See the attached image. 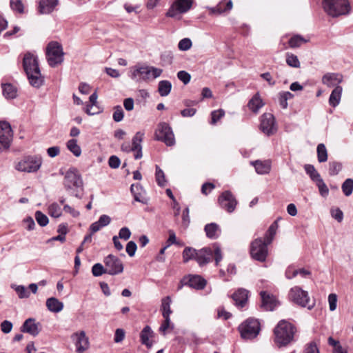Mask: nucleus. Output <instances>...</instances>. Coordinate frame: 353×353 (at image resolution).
Instances as JSON below:
<instances>
[{"label":"nucleus","instance_id":"4468645a","mask_svg":"<svg viewBox=\"0 0 353 353\" xmlns=\"http://www.w3.org/2000/svg\"><path fill=\"white\" fill-rule=\"evenodd\" d=\"M12 140V131L9 123L0 122V152L8 149Z\"/></svg>","mask_w":353,"mask_h":353},{"label":"nucleus","instance_id":"e433bc0d","mask_svg":"<svg viewBox=\"0 0 353 353\" xmlns=\"http://www.w3.org/2000/svg\"><path fill=\"white\" fill-rule=\"evenodd\" d=\"M304 170L306 174L309 175L310 179L314 183L322 179L320 174L316 171L313 165L305 164L304 165Z\"/></svg>","mask_w":353,"mask_h":353},{"label":"nucleus","instance_id":"f03ea898","mask_svg":"<svg viewBox=\"0 0 353 353\" xmlns=\"http://www.w3.org/2000/svg\"><path fill=\"white\" fill-rule=\"evenodd\" d=\"M296 332V327L291 323L285 320L280 321L274 330L276 345L279 348L288 346L294 341Z\"/></svg>","mask_w":353,"mask_h":353},{"label":"nucleus","instance_id":"c756f323","mask_svg":"<svg viewBox=\"0 0 353 353\" xmlns=\"http://www.w3.org/2000/svg\"><path fill=\"white\" fill-rule=\"evenodd\" d=\"M256 172L259 174H268L271 170V163L268 161H261L256 160L252 162Z\"/></svg>","mask_w":353,"mask_h":353},{"label":"nucleus","instance_id":"473e14b6","mask_svg":"<svg viewBox=\"0 0 353 353\" xmlns=\"http://www.w3.org/2000/svg\"><path fill=\"white\" fill-rule=\"evenodd\" d=\"M66 208V204L64 203V201H61V204H58L57 203H52L48 208L49 214L54 218H59L61 216L63 212V209Z\"/></svg>","mask_w":353,"mask_h":353},{"label":"nucleus","instance_id":"4d7b16f0","mask_svg":"<svg viewBox=\"0 0 353 353\" xmlns=\"http://www.w3.org/2000/svg\"><path fill=\"white\" fill-rule=\"evenodd\" d=\"M225 115V111L223 109L214 110L211 112V124L214 125Z\"/></svg>","mask_w":353,"mask_h":353},{"label":"nucleus","instance_id":"6ab92c4d","mask_svg":"<svg viewBox=\"0 0 353 353\" xmlns=\"http://www.w3.org/2000/svg\"><path fill=\"white\" fill-rule=\"evenodd\" d=\"M213 250L210 247L197 250L195 261L200 266L210 263L212 259Z\"/></svg>","mask_w":353,"mask_h":353},{"label":"nucleus","instance_id":"f704fd0d","mask_svg":"<svg viewBox=\"0 0 353 353\" xmlns=\"http://www.w3.org/2000/svg\"><path fill=\"white\" fill-rule=\"evenodd\" d=\"M172 90V83L168 80H162L159 82L158 92L161 97L168 96Z\"/></svg>","mask_w":353,"mask_h":353},{"label":"nucleus","instance_id":"a211bd4d","mask_svg":"<svg viewBox=\"0 0 353 353\" xmlns=\"http://www.w3.org/2000/svg\"><path fill=\"white\" fill-rule=\"evenodd\" d=\"M260 296L261 298V307L264 310L273 311L279 305V301L276 299L267 292L261 291Z\"/></svg>","mask_w":353,"mask_h":353},{"label":"nucleus","instance_id":"dca6fc26","mask_svg":"<svg viewBox=\"0 0 353 353\" xmlns=\"http://www.w3.org/2000/svg\"><path fill=\"white\" fill-rule=\"evenodd\" d=\"M71 339L74 344L77 353H83L89 348V339L84 331L74 333L71 335Z\"/></svg>","mask_w":353,"mask_h":353},{"label":"nucleus","instance_id":"13d9d810","mask_svg":"<svg viewBox=\"0 0 353 353\" xmlns=\"http://www.w3.org/2000/svg\"><path fill=\"white\" fill-rule=\"evenodd\" d=\"M192 43L190 39H182L178 43V48L181 51H186L192 47Z\"/></svg>","mask_w":353,"mask_h":353},{"label":"nucleus","instance_id":"2eb2a0df","mask_svg":"<svg viewBox=\"0 0 353 353\" xmlns=\"http://www.w3.org/2000/svg\"><path fill=\"white\" fill-rule=\"evenodd\" d=\"M218 202L221 208L228 213L233 212L237 205L236 199L230 190L223 192L218 198Z\"/></svg>","mask_w":353,"mask_h":353},{"label":"nucleus","instance_id":"e2e57ef3","mask_svg":"<svg viewBox=\"0 0 353 353\" xmlns=\"http://www.w3.org/2000/svg\"><path fill=\"white\" fill-rule=\"evenodd\" d=\"M177 77L185 85L188 84L190 81V79H191L190 74L185 70H181V71L178 72Z\"/></svg>","mask_w":353,"mask_h":353},{"label":"nucleus","instance_id":"5701e85b","mask_svg":"<svg viewBox=\"0 0 353 353\" xmlns=\"http://www.w3.org/2000/svg\"><path fill=\"white\" fill-rule=\"evenodd\" d=\"M233 6L232 0H221L216 6L209 8L211 14H221L230 12Z\"/></svg>","mask_w":353,"mask_h":353},{"label":"nucleus","instance_id":"423d86ee","mask_svg":"<svg viewBox=\"0 0 353 353\" xmlns=\"http://www.w3.org/2000/svg\"><path fill=\"white\" fill-rule=\"evenodd\" d=\"M46 56L51 67H55L61 63L64 59L62 46L57 41L50 42L46 48Z\"/></svg>","mask_w":353,"mask_h":353},{"label":"nucleus","instance_id":"79ce46f5","mask_svg":"<svg viewBox=\"0 0 353 353\" xmlns=\"http://www.w3.org/2000/svg\"><path fill=\"white\" fill-rule=\"evenodd\" d=\"M317 159L319 163H324L327 160V151L325 144L319 143L316 148Z\"/></svg>","mask_w":353,"mask_h":353},{"label":"nucleus","instance_id":"4c0bfd02","mask_svg":"<svg viewBox=\"0 0 353 353\" xmlns=\"http://www.w3.org/2000/svg\"><path fill=\"white\" fill-rule=\"evenodd\" d=\"M172 303L171 298L168 296L164 297L161 301V310L162 312L163 316H170L172 313L170 309V304Z\"/></svg>","mask_w":353,"mask_h":353},{"label":"nucleus","instance_id":"0eeeda50","mask_svg":"<svg viewBox=\"0 0 353 353\" xmlns=\"http://www.w3.org/2000/svg\"><path fill=\"white\" fill-rule=\"evenodd\" d=\"M83 192L81 175L74 168L68 170V194L81 198Z\"/></svg>","mask_w":353,"mask_h":353},{"label":"nucleus","instance_id":"9d476101","mask_svg":"<svg viewBox=\"0 0 353 353\" xmlns=\"http://www.w3.org/2000/svg\"><path fill=\"white\" fill-rule=\"evenodd\" d=\"M268 244L263 242L261 238H257L250 244V255L252 258L260 262H264L268 256Z\"/></svg>","mask_w":353,"mask_h":353},{"label":"nucleus","instance_id":"c85d7f7f","mask_svg":"<svg viewBox=\"0 0 353 353\" xmlns=\"http://www.w3.org/2000/svg\"><path fill=\"white\" fill-rule=\"evenodd\" d=\"M322 81L323 84L327 86H334L335 84L342 81V76L336 73H328L323 77Z\"/></svg>","mask_w":353,"mask_h":353},{"label":"nucleus","instance_id":"cd10ccee","mask_svg":"<svg viewBox=\"0 0 353 353\" xmlns=\"http://www.w3.org/2000/svg\"><path fill=\"white\" fill-rule=\"evenodd\" d=\"M204 230L207 237L211 239H217L221 233V230L219 225L215 223L206 224L205 225Z\"/></svg>","mask_w":353,"mask_h":353},{"label":"nucleus","instance_id":"0e129e2a","mask_svg":"<svg viewBox=\"0 0 353 353\" xmlns=\"http://www.w3.org/2000/svg\"><path fill=\"white\" fill-rule=\"evenodd\" d=\"M330 214L332 218L336 219L338 222H341L343 219V213L339 208H332Z\"/></svg>","mask_w":353,"mask_h":353},{"label":"nucleus","instance_id":"aec40b11","mask_svg":"<svg viewBox=\"0 0 353 353\" xmlns=\"http://www.w3.org/2000/svg\"><path fill=\"white\" fill-rule=\"evenodd\" d=\"M249 293V291L244 288H239L235 291L232 295L235 305L239 308L244 307L248 302Z\"/></svg>","mask_w":353,"mask_h":353},{"label":"nucleus","instance_id":"680f3d73","mask_svg":"<svg viewBox=\"0 0 353 353\" xmlns=\"http://www.w3.org/2000/svg\"><path fill=\"white\" fill-rule=\"evenodd\" d=\"M137 249V245L136 243L133 241H130L126 245L125 251L130 257H132L134 256Z\"/></svg>","mask_w":353,"mask_h":353},{"label":"nucleus","instance_id":"f3484780","mask_svg":"<svg viewBox=\"0 0 353 353\" xmlns=\"http://www.w3.org/2000/svg\"><path fill=\"white\" fill-rule=\"evenodd\" d=\"M182 282L184 283L185 285L197 290L204 289L207 284V281L204 278L196 274L184 277Z\"/></svg>","mask_w":353,"mask_h":353},{"label":"nucleus","instance_id":"bb28decb","mask_svg":"<svg viewBox=\"0 0 353 353\" xmlns=\"http://www.w3.org/2000/svg\"><path fill=\"white\" fill-rule=\"evenodd\" d=\"M48 310L53 313H58L63 310L64 307L63 303L59 301L54 297L48 298L46 303Z\"/></svg>","mask_w":353,"mask_h":353},{"label":"nucleus","instance_id":"603ef678","mask_svg":"<svg viewBox=\"0 0 353 353\" xmlns=\"http://www.w3.org/2000/svg\"><path fill=\"white\" fill-rule=\"evenodd\" d=\"M92 273L94 276H100L107 274L106 268L99 263H95L92 268Z\"/></svg>","mask_w":353,"mask_h":353},{"label":"nucleus","instance_id":"774afa93","mask_svg":"<svg viewBox=\"0 0 353 353\" xmlns=\"http://www.w3.org/2000/svg\"><path fill=\"white\" fill-rule=\"evenodd\" d=\"M121 164L120 159L115 155H112L108 159V165L112 169H117Z\"/></svg>","mask_w":353,"mask_h":353},{"label":"nucleus","instance_id":"ddd939ff","mask_svg":"<svg viewBox=\"0 0 353 353\" xmlns=\"http://www.w3.org/2000/svg\"><path fill=\"white\" fill-rule=\"evenodd\" d=\"M260 130L268 137L272 136L276 132L277 127L273 114L265 113L261 116Z\"/></svg>","mask_w":353,"mask_h":353},{"label":"nucleus","instance_id":"ea45409f","mask_svg":"<svg viewBox=\"0 0 353 353\" xmlns=\"http://www.w3.org/2000/svg\"><path fill=\"white\" fill-rule=\"evenodd\" d=\"M3 94L7 99H14L17 96V90L16 88L10 83L3 84Z\"/></svg>","mask_w":353,"mask_h":353},{"label":"nucleus","instance_id":"de8ad7c7","mask_svg":"<svg viewBox=\"0 0 353 353\" xmlns=\"http://www.w3.org/2000/svg\"><path fill=\"white\" fill-rule=\"evenodd\" d=\"M341 189L346 196L351 195L353 191V179L350 178L345 179L341 185Z\"/></svg>","mask_w":353,"mask_h":353},{"label":"nucleus","instance_id":"a19ab883","mask_svg":"<svg viewBox=\"0 0 353 353\" xmlns=\"http://www.w3.org/2000/svg\"><path fill=\"white\" fill-rule=\"evenodd\" d=\"M197 250L192 247H186L182 253L183 261L184 263H188L189 261L196 259Z\"/></svg>","mask_w":353,"mask_h":353},{"label":"nucleus","instance_id":"a18cd8bd","mask_svg":"<svg viewBox=\"0 0 353 353\" xmlns=\"http://www.w3.org/2000/svg\"><path fill=\"white\" fill-rule=\"evenodd\" d=\"M155 178L159 186L164 187L166 185L167 181L165 179L164 172L157 165H156Z\"/></svg>","mask_w":353,"mask_h":353},{"label":"nucleus","instance_id":"49530a36","mask_svg":"<svg viewBox=\"0 0 353 353\" xmlns=\"http://www.w3.org/2000/svg\"><path fill=\"white\" fill-rule=\"evenodd\" d=\"M286 63L290 67L295 68H300V61L298 57L292 53H286Z\"/></svg>","mask_w":353,"mask_h":353},{"label":"nucleus","instance_id":"a878e982","mask_svg":"<svg viewBox=\"0 0 353 353\" xmlns=\"http://www.w3.org/2000/svg\"><path fill=\"white\" fill-rule=\"evenodd\" d=\"M57 3L58 0H40L39 12L42 14H49L54 10Z\"/></svg>","mask_w":353,"mask_h":353},{"label":"nucleus","instance_id":"37998d69","mask_svg":"<svg viewBox=\"0 0 353 353\" xmlns=\"http://www.w3.org/2000/svg\"><path fill=\"white\" fill-rule=\"evenodd\" d=\"M308 40L305 39L301 35L296 34L289 39V46L290 48H294L300 47L303 43H307Z\"/></svg>","mask_w":353,"mask_h":353},{"label":"nucleus","instance_id":"8fccbe9b","mask_svg":"<svg viewBox=\"0 0 353 353\" xmlns=\"http://www.w3.org/2000/svg\"><path fill=\"white\" fill-rule=\"evenodd\" d=\"M12 288L15 290L19 299H26L30 296V292L23 285H12Z\"/></svg>","mask_w":353,"mask_h":353},{"label":"nucleus","instance_id":"6e6552de","mask_svg":"<svg viewBox=\"0 0 353 353\" xmlns=\"http://www.w3.org/2000/svg\"><path fill=\"white\" fill-rule=\"evenodd\" d=\"M154 139L164 143L167 146L175 145V137L170 125L165 122H161L157 125L154 132Z\"/></svg>","mask_w":353,"mask_h":353},{"label":"nucleus","instance_id":"09e8293b","mask_svg":"<svg viewBox=\"0 0 353 353\" xmlns=\"http://www.w3.org/2000/svg\"><path fill=\"white\" fill-rule=\"evenodd\" d=\"M342 170V163L338 161H330L329 163V174L330 176L337 175Z\"/></svg>","mask_w":353,"mask_h":353},{"label":"nucleus","instance_id":"20e7f679","mask_svg":"<svg viewBox=\"0 0 353 353\" xmlns=\"http://www.w3.org/2000/svg\"><path fill=\"white\" fill-rule=\"evenodd\" d=\"M322 6L324 11L332 17L346 15L351 10L348 0H323Z\"/></svg>","mask_w":353,"mask_h":353},{"label":"nucleus","instance_id":"6e6d98bb","mask_svg":"<svg viewBox=\"0 0 353 353\" xmlns=\"http://www.w3.org/2000/svg\"><path fill=\"white\" fill-rule=\"evenodd\" d=\"M35 219L42 227L47 225L49 222L48 216L40 211L35 212Z\"/></svg>","mask_w":353,"mask_h":353},{"label":"nucleus","instance_id":"864d4df0","mask_svg":"<svg viewBox=\"0 0 353 353\" xmlns=\"http://www.w3.org/2000/svg\"><path fill=\"white\" fill-rule=\"evenodd\" d=\"M124 117V112L121 105H117L114 108L112 119L115 122H120Z\"/></svg>","mask_w":353,"mask_h":353},{"label":"nucleus","instance_id":"3c124183","mask_svg":"<svg viewBox=\"0 0 353 353\" xmlns=\"http://www.w3.org/2000/svg\"><path fill=\"white\" fill-rule=\"evenodd\" d=\"M164 321L162 323L159 327V332H161L163 335L165 334L166 331L168 329L172 330L174 327V324L171 323L170 316H163Z\"/></svg>","mask_w":353,"mask_h":353},{"label":"nucleus","instance_id":"72a5a7b5","mask_svg":"<svg viewBox=\"0 0 353 353\" xmlns=\"http://www.w3.org/2000/svg\"><path fill=\"white\" fill-rule=\"evenodd\" d=\"M278 221H279V219L274 221L270 225V226L269 227V228L268 229V230L266 231V232L265 234L264 240H263V242L268 243V245H270L272 242V241L275 236L276 230L279 227Z\"/></svg>","mask_w":353,"mask_h":353},{"label":"nucleus","instance_id":"4be33fe9","mask_svg":"<svg viewBox=\"0 0 353 353\" xmlns=\"http://www.w3.org/2000/svg\"><path fill=\"white\" fill-rule=\"evenodd\" d=\"M143 136L144 133L139 131L137 132L132 138L131 146L133 152H135V159H140L143 157L141 142L143 141Z\"/></svg>","mask_w":353,"mask_h":353},{"label":"nucleus","instance_id":"2f4dec72","mask_svg":"<svg viewBox=\"0 0 353 353\" xmlns=\"http://www.w3.org/2000/svg\"><path fill=\"white\" fill-rule=\"evenodd\" d=\"M342 90V87L337 85L332 91L329 98V104L333 108L336 107L339 104L341 98Z\"/></svg>","mask_w":353,"mask_h":353},{"label":"nucleus","instance_id":"f257e3e1","mask_svg":"<svg viewBox=\"0 0 353 353\" xmlns=\"http://www.w3.org/2000/svg\"><path fill=\"white\" fill-rule=\"evenodd\" d=\"M23 66L30 84L34 88H40L44 83V77L41 73L37 57L30 53L26 54Z\"/></svg>","mask_w":353,"mask_h":353},{"label":"nucleus","instance_id":"052dcab7","mask_svg":"<svg viewBox=\"0 0 353 353\" xmlns=\"http://www.w3.org/2000/svg\"><path fill=\"white\" fill-rule=\"evenodd\" d=\"M212 250L213 254H214L215 265L216 266H218L219 262L223 259L221 248L217 244H214V249H212Z\"/></svg>","mask_w":353,"mask_h":353},{"label":"nucleus","instance_id":"1a4fd4ad","mask_svg":"<svg viewBox=\"0 0 353 353\" xmlns=\"http://www.w3.org/2000/svg\"><path fill=\"white\" fill-rule=\"evenodd\" d=\"M289 296L294 303L301 307H307L310 310L315 305L314 302L310 303V298L307 292L303 290L298 286L291 288Z\"/></svg>","mask_w":353,"mask_h":353},{"label":"nucleus","instance_id":"f8f14e48","mask_svg":"<svg viewBox=\"0 0 353 353\" xmlns=\"http://www.w3.org/2000/svg\"><path fill=\"white\" fill-rule=\"evenodd\" d=\"M107 274L117 275L123 272V265L122 261L113 254H109L103 260Z\"/></svg>","mask_w":353,"mask_h":353},{"label":"nucleus","instance_id":"b1692460","mask_svg":"<svg viewBox=\"0 0 353 353\" xmlns=\"http://www.w3.org/2000/svg\"><path fill=\"white\" fill-rule=\"evenodd\" d=\"M39 326V324L37 323L34 319L30 318L25 321L21 330L23 332H27L34 336H36L40 332Z\"/></svg>","mask_w":353,"mask_h":353},{"label":"nucleus","instance_id":"39448f33","mask_svg":"<svg viewBox=\"0 0 353 353\" xmlns=\"http://www.w3.org/2000/svg\"><path fill=\"white\" fill-rule=\"evenodd\" d=\"M238 330L242 339L252 340L259 335L261 323L258 319L250 317L239 325Z\"/></svg>","mask_w":353,"mask_h":353},{"label":"nucleus","instance_id":"58836bf2","mask_svg":"<svg viewBox=\"0 0 353 353\" xmlns=\"http://www.w3.org/2000/svg\"><path fill=\"white\" fill-rule=\"evenodd\" d=\"M263 105L262 100L259 97L254 95L248 102V108L253 112L256 113L259 110Z\"/></svg>","mask_w":353,"mask_h":353},{"label":"nucleus","instance_id":"c9c22d12","mask_svg":"<svg viewBox=\"0 0 353 353\" xmlns=\"http://www.w3.org/2000/svg\"><path fill=\"white\" fill-rule=\"evenodd\" d=\"M193 0H176L174 6L179 13L188 12L192 7Z\"/></svg>","mask_w":353,"mask_h":353},{"label":"nucleus","instance_id":"393cba45","mask_svg":"<svg viewBox=\"0 0 353 353\" xmlns=\"http://www.w3.org/2000/svg\"><path fill=\"white\" fill-rule=\"evenodd\" d=\"M154 336V332L149 325H145L140 333L141 343L145 345L148 348L152 346V342L150 341V338Z\"/></svg>","mask_w":353,"mask_h":353},{"label":"nucleus","instance_id":"9b49d317","mask_svg":"<svg viewBox=\"0 0 353 353\" xmlns=\"http://www.w3.org/2000/svg\"><path fill=\"white\" fill-rule=\"evenodd\" d=\"M41 163V157L38 156H28L19 161L15 168L21 172H34L40 168Z\"/></svg>","mask_w":353,"mask_h":353},{"label":"nucleus","instance_id":"69168bd1","mask_svg":"<svg viewBox=\"0 0 353 353\" xmlns=\"http://www.w3.org/2000/svg\"><path fill=\"white\" fill-rule=\"evenodd\" d=\"M10 6L13 10L17 11L19 13L23 12V4L21 0H11Z\"/></svg>","mask_w":353,"mask_h":353},{"label":"nucleus","instance_id":"338daca9","mask_svg":"<svg viewBox=\"0 0 353 353\" xmlns=\"http://www.w3.org/2000/svg\"><path fill=\"white\" fill-rule=\"evenodd\" d=\"M328 303L330 311H334L337 306V296L335 294H330L328 296Z\"/></svg>","mask_w":353,"mask_h":353},{"label":"nucleus","instance_id":"bf43d9fd","mask_svg":"<svg viewBox=\"0 0 353 353\" xmlns=\"http://www.w3.org/2000/svg\"><path fill=\"white\" fill-rule=\"evenodd\" d=\"M303 353H320V352L316 343L314 341H311L305 345Z\"/></svg>","mask_w":353,"mask_h":353},{"label":"nucleus","instance_id":"412c9836","mask_svg":"<svg viewBox=\"0 0 353 353\" xmlns=\"http://www.w3.org/2000/svg\"><path fill=\"white\" fill-rule=\"evenodd\" d=\"M97 98L98 95L96 91L90 96V103H87L85 108V112L88 115L97 114L103 111V109L98 105Z\"/></svg>","mask_w":353,"mask_h":353},{"label":"nucleus","instance_id":"5fc2aeb1","mask_svg":"<svg viewBox=\"0 0 353 353\" xmlns=\"http://www.w3.org/2000/svg\"><path fill=\"white\" fill-rule=\"evenodd\" d=\"M316 186L318 187L320 194L323 197H326L329 194V189L327 185L323 181V179L319 180L315 183Z\"/></svg>","mask_w":353,"mask_h":353},{"label":"nucleus","instance_id":"7c9ffc66","mask_svg":"<svg viewBox=\"0 0 353 353\" xmlns=\"http://www.w3.org/2000/svg\"><path fill=\"white\" fill-rule=\"evenodd\" d=\"M130 191L134 196V199L136 201L140 202L143 204L147 203V201L143 195V188L141 185H139V184L131 185Z\"/></svg>","mask_w":353,"mask_h":353},{"label":"nucleus","instance_id":"c03bdc74","mask_svg":"<svg viewBox=\"0 0 353 353\" xmlns=\"http://www.w3.org/2000/svg\"><path fill=\"white\" fill-rule=\"evenodd\" d=\"M68 150H69L75 157H79L81 154V149L77 144V140L72 139L68 141Z\"/></svg>","mask_w":353,"mask_h":353},{"label":"nucleus","instance_id":"7ed1b4c3","mask_svg":"<svg viewBox=\"0 0 353 353\" xmlns=\"http://www.w3.org/2000/svg\"><path fill=\"white\" fill-rule=\"evenodd\" d=\"M163 70L154 66L137 65L131 69L130 77L137 83L148 81L161 75Z\"/></svg>","mask_w":353,"mask_h":353}]
</instances>
